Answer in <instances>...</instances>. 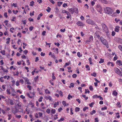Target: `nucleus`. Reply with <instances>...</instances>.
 <instances>
[{"instance_id":"f257e3e1","label":"nucleus","mask_w":122,"mask_h":122,"mask_svg":"<svg viewBox=\"0 0 122 122\" xmlns=\"http://www.w3.org/2000/svg\"><path fill=\"white\" fill-rule=\"evenodd\" d=\"M104 10L105 13L109 14H112L113 12L112 9L109 7H106L104 9Z\"/></svg>"},{"instance_id":"f03ea898","label":"nucleus","mask_w":122,"mask_h":122,"mask_svg":"<svg viewBox=\"0 0 122 122\" xmlns=\"http://www.w3.org/2000/svg\"><path fill=\"white\" fill-rule=\"evenodd\" d=\"M115 72L118 75L120 76H122V72L117 67L114 68Z\"/></svg>"},{"instance_id":"7ed1b4c3","label":"nucleus","mask_w":122,"mask_h":122,"mask_svg":"<svg viewBox=\"0 0 122 122\" xmlns=\"http://www.w3.org/2000/svg\"><path fill=\"white\" fill-rule=\"evenodd\" d=\"M96 9L97 11L100 13H101L102 9L101 5L99 4H98L96 6Z\"/></svg>"},{"instance_id":"20e7f679","label":"nucleus","mask_w":122,"mask_h":122,"mask_svg":"<svg viewBox=\"0 0 122 122\" xmlns=\"http://www.w3.org/2000/svg\"><path fill=\"white\" fill-rule=\"evenodd\" d=\"M86 23L88 24L92 25H94L95 24V22L93 21L90 19H88L86 21Z\"/></svg>"},{"instance_id":"39448f33","label":"nucleus","mask_w":122,"mask_h":122,"mask_svg":"<svg viewBox=\"0 0 122 122\" xmlns=\"http://www.w3.org/2000/svg\"><path fill=\"white\" fill-rule=\"evenodd\" d=\"M23 78L25 82L28 84L30 85L31 83L30 82L29 79L27 77H23Z\"/></svg>"},{"instance_id":"423d86ee","label":"nucleus","mask_w":122,"mask_h":122,"mask_svg":"<svg viewBox=\"0 0 122 122\" xmlns=\"http://www.w3.org/2000/svg\"><path fill=\"white\" fill-rule=\"evenodd\" d=\"M102 28L106 32L107 31V28L106 25L104 24H103L102 25Z\"/></svg>"},{"instance_id":"0eeeda50","label":"nucleus","mask_w":122,"mask_h":122,"mask_svg":"<svg viewBox=\"0 0 122 122\" xmlns=\"http://www.w3.org/2000/svg\"><path fill=\"white\" fill-rule=\"evenodd\" d=\"M103 44L106 46V47L107 48L109 47L108 45L107 42L106 40L103 41V42H102Z\"/></svg>"},{"instance_id":"6e6552de","label":"nucleus","mask_w":122,"mask_h":122,"mask_svg":"<svg viewBox=\"0 0 122 122\" xmlns=\"http://www.w3.org/2000/svg\"><path fill=\"white\" fill-rule=\"evenodd\" d=\"M116 63L117 65H119L121 67L122 66V62L121 60H117L116 61Z\"/></svg>"},{"instance_id":"1a4fd4ad","label":"nucleus","mask_w":122,"mask_h":122,"mask_svg":"<svg viewBox=\"0 0 122 122\" xmlns=\"http://www.w3.org/2000/svg\"><path fill=\"white\" fill-rule=\"evenodd\" d=\"M76 24L77 25L79 26H83L84 25L82 22L80 21H78L76 23Z\"/></svg>"},{"instance_id":"9d476101","label":"nucleus","mask_w":122,"mask_h":122,"mask_svg":"<svg viewBox=\"0 0 122 122\" xmlns=\"http://www.w3.org/2000/svg\"><path fill=\"white\" fill-rule=\"evenodd\" d=\"M45 98L46 100H49V101L51 102L53 101V100L52 99V97L50 96H47L45 97Z\"/></svg>"},{"instance_id":"9b49d317","label":"nucleus","mask_w":122,"mask_h":122,"mask_svg":"<svg viewBox=\"0 0 122 122\" xmlns=\"http://www.w3.org/2000/svg\"><path fill=\"white\" fill-rule=\"evenodd\" d=\"M100 1L102 3L105 4H107L108 3V1L106 0H98Z\"/></svg>"},{"instance_id":"f8f14e48","label":"nucleus","mask_w":122,"mask_h":122,"mask_svg":"<svg viewBox=\"0 0 122 122\" xmlns=\"http://www.w3.org/2000/svg\"><path fill=\"white\" fill-rule=\"evenodd\" d=\"M62 104L64 106H66L69 105V104L66 103V102L65 101H63L62 102Z\"/></svg>"},{"instance_id":"ddd939ff","label":"nucleus","mask_w":122,"mask_h":122,"mask_svg":"<svg viewBox=\"0 0 122 122\" xmlns=\"http://www.w3.org/2000/svg\"><path fill=\"white\" fill-rule=\"evenodd\" d=\"M120 27L119 26H116V27L115 28V31L116 32H118L119 30V29Z\"/></svg>"},{"instance_id":"4468645a","label":"nucleus","mask_w":122,"mask_h":122,"mask_svg":"<svg viewBox=\"0 0 122 122\" xmlns=\"http://www.w3.org/2000/svg\"><path fill=\"white\" fill-rule=\"evenodd\" d=\"M107 65L108 66H114V64L112 62H108L107 64Z\"/></svg>"},{"instance_id":"2eb2a0df","label":"nucleus","mask_w":122,"mask_h":122,"mask_svg":"<svg viewBox=\"0 0 122 122\" xmlns=\"http://www.w3.org/2000/svg\"><path fill=\"white\" fill-rule=\"evenodd\" d=\"M69 12L72 14H73L74 12V9L72 8L69 9Z\"/></svg>"},{"instance_id":"dca6fc26","label":"nucleus","mask_w":122,"mask_h":122,"mask_svg":"<svg viewBox=\"0 0 122 122\" xmlns=\"http://www.w3.org/2000/svg\"><path fill=\"white\" fill-rule=\"evenodd\" d=\"M59 104V102L58 101L57 102H55L54 103V107L56 108L57 107V105H58Z\"/></svg>"},{"instance_id":"f3484780","label":"nucleus","mask_w":122,"mask_h":122,"mask_svg":"<svg viewBox=\"0 0 122 122\" xmlns=\"http://www.w3.org/2000/svg\"><path fill=\"white\" fill-rule=\"evenodd\" d=\"M43 15V14L42 13H41L38 15V17L37 18V19L38 20H39L41 18V17Z\"/></svg>"},{"instance_id":"a211bd4d","label":"nucleus","mask_w":122,"mask_h":122,"mask_svg":"<svg viewBox=\"0 0 122 122\" xmlns=\"http://www.w3.org/2000/svg\"><path fill=\"white\" fill-rule=\"evenodd\" d=\"M6 91L7 94L9 95L11 94L10 92V90L9 89H7Z\"/></svg>"},{"instance_id":"6ab92c4d","label":"nucleus","mask_w":122,"mask_h":122,"mask_svg":"<svg viewBox=\"0 0 122 122\" xmlns=\"http://www.w3.org/2000/svg\"><path fill=\"white\" fill-rule=\"evenodd\" d=\"M89 40L91 42H92L93 41V36H90V37Z\"/></svg>"},{"instance_id":"aec40b11","label":"nucleus","mask_w":122,"mask_h":122,"mask_svg":"<svg viewBox=\"0 0 122 122\" xmlns=\"http://www.w3.org/2000/svg\"><path fill=\"white\" fill-rule=\"evenodd\" d=\"M62 3L63 2H58L57 3L58 5L59 6H61V5L62 4Z\"/></svg>"},{"instance_id":"412c9836","label":"nucleus","mask_w":122,"mask_h":122,"mask_svg":"<svg viewBox=\"0 0 122 122\" xmlns=\"http://www.w3.org/2000/svg\"><path fill=\"white\" fill-rule=\"evenodd\" d=\"M88 61L89 62L90 64V65L92 64V59L91 57H90L88 59Z\"/></svg>"},{"instance_id":"4be33fe9","label":"nucleus","mask_w":122,"mask_h":122,"mask_svg":"<svg viewBox=\"0 0 122 122\" xmlns=\"http://www.w3.org/2000/svg\"><path fill=\"white\" fill-rule=\"evenodd\" d=\"M96 112V111L95 110H93L92 111L90 112V114L91 115H93V114L95 113Z\"/></svg>"},{"instance_id":"5701e85b","label":"nucleus","mask_w":122,"mask_h":122,"mask_svg":"<svg viewBox=\"0 0 122 122\" xmlns=\"http://www.w3.org/2000/svg\"><path fill=\"white\" fill-rule=\"evenodd\" d=\"M43 97H42L41 96L38 99V101L39 102H41L42 101V99H43Z\"/></svg>"},{"instance_id":"b1692460","label":"nucleus","mask_w":122,"mask_h":122,"mask_svg":"<svg viewBox=\"0 0 122 122\" xmlns=\"http://www.w3.org/2000/svg\"><path fill=\"white\" fill-rule=\"evenodd\" d=\"M10 38H8L6 39V41H7L6 42V43L7 44H9L10 42Z\"/></svg>"},{"instance_id":"393cba45","label":"nucleus","mask_w":122,"mask_h":122,"mask_svg":"<svg viewBox=\"0 0 122 122\" xmlns=\"http://www.w3.org/2000/svg\"><path fill=\"white\" fill-rule=\"evenodd\" d=\"M34 2L33 1H32L31 2H30V6H33L34 5Z\"/></svg>"},{"instance_id":"a878e982","label":"nucleus","mask_w":122,"mask_h":122,"mask_svg":"<svg viewBox=\"0 0 122 122\" xmlns=\"http://www.w3.org/2000/svg\"><path fill=\"white\" fill-rule=\"evenodd\" d=\"M112 94L116 96L117 95V92L116 91H114L113 92Z\"/></svg>"},{"instance_id":"bb28decb","label":"nucleus","mask_w":122,"mask_h":122,"mask_svg":"<svg viewBox=\"0 0 122 122\" xmlns=\"http://www.w3.org/2000/svg\"><path fill=\"white\" fill-rule=\"evenodd\" d=\"M0 52L3 55H5V50H2L0 51Z\"/></svg>"},{"instance_id":"cd10ccee","label":"nucleus","mask_w":122,"mask_h":122,"mask_svg":"<svg viewBox=\"0 0 122 122\" xmlns=\"http://www.w3.org/2000/svg\"><path fill=\"white\" fill-rule=\"evenodd\" d=\"M57 92L60 94L61 96H63L62 92L61 91H59L57 90Z\"/></svg>"},{"instance_id":"c85d7f7f","label":"nucleus","mask_w":122,"mask_h":122,"mask_svg":"<svg viewBox=\"0 0 122 122\" xmlns=\"http://www.w3.org/2000/svg\"><path fill=\"white\" fill-rule=\"evenodd\" d=\"M74 86V84L73 83H71L70 86H69V88H71V87H73Z\"/></svg>"},{"instance_id":"c756f323","label":"nucleus","mask_w":122,"mask_h":122,"mask_svg":"<svg viewBox=\"0 0 122 122\" xmlns=\"http://www.w3.org/2000/svg\"><path fill=\"white\" fill-rule=\"evenodd\" d=\"M51 8L49 7H48L47 9H46V11L48 12H49L51 10Z\"/></svg>"},{"instance_id":"7c9ffc66","label":"nucleus","mask_w":122,"mask_h":122,"mask_svg":"<svg viewBox=\"0 0 122 122\" xmlns=\"http://www.w3.org/2000/svg\"><path fill=\"white\" fill-rule=\"evenodd\" d=\"M86 68H87V70L88 71L90 70V68L89 67V66L88 65H86Z\"/></svg>"},{"instance_id":"2f4dec72","label":"nucleus","mask_w":122,"mask_h":122,"mask_svg":"<svg viewBox=\"0 0 122 122\" xmlns=\"http://www.w3.org/2000/svg\"><path fill=\"white\" fill-rule=\"evenodd\" d=\"M80 110V108L79 107H76L75 109V111L76 112L79 111Z\"/></svg>"},{"instance_id":"473e14b6","label":"nucleus","mask_w":122,"mask_h":122,"mask_svg":"<svg viewBox=\"0 0 122 122\" xmlns=\"http://www.w3.org/2000/svg\"><path fill=\"white\" fill-rule=\"evenodd\" d=\"M45 91L46 94H50V92L47 89H46Z\"/></svg>"},{"instance_id":"72a5a7b5","label":"nucleus","mask_w":122,"mask_h":122,"mask_svg":"<svg viewBox=\"0 0 122 122\" xmlns=\"http://www.w3.org/2000/svg\"><path fill=\"white\" fill-rule=\"evenodd\" d=\"M12 7L14 6V7H16L17 6V5L16 3H13L11 5Z\"/></svg>"},{"instance_id":"f704fd0d","label":"nucleus","mask_w":122,"mask_h":122,"mask_svg":"<svg viewBox=\"0 0 122 122\" xmlns=\"http://www.w3.org/2000/svg\"><path fill=\"white\" fill-rule=\"evenodd\" d=\"M64 120V118H63L62 117L60 119H58L57 121L59 122H62Z\"/></svg>"},{"instance_id":"c9c22d12","label":"nucleus","mask_w":122,"mask_h":122,"mask_svg":"<svg viewBox=\"0 0 122 122\" xmlns=\"http://www.w3.org/2000/svg\"><path fill=\"white\" fill-rule=\"evenodd\" d=\"M99 113L101 115H102L103 116H105V113L104 112H102L101 111H100L99 112Z\"/></svg>"},{"instance_id":"e433bc0d","label":"nucleus","mask_w":122,"mask_h":122,"mask_svg":"<svg viewBox=\"0 0 122 122\" xmlns=\"http://www.w3.org/2000/svg\"><path fill=\"white\" fill-rule=\"evenodd\" d=\"M117 107L119 108L121 107V105H120V103L119 102H118L117 104Z\"/></svg>"},{"instance_id":"4c0bfd02","label":"nucleus","mask_w":122,"mask_h":122,"mask_svg":"<svg viewBox=\"0 0 122 122\" xmlns=\"http://www.w3.org/2000/svg\"><path fill=\"white\" fill-rule=\"evenodd\" d=\"M115 56L113 58V60L114 61H116L118 59V57L117 56V55L116 54H115Z\"/></svg>"},{"instance_id":"58836bf2","label":"nucleus","mask_w":122,"mask_h":122,"mask_svg":"<svg viewBox=\"0 0 122 122\" xmlns=\"http://www.w3.org/2000/svg\"><path fill=\"white\" fill-rule=\"evenodd\" d=\"M6 86V85H3L2 86V87L3 89L4 90H3V91H4L6 89L5 87Z\"/></svg>"},{"instance_id":"ea45409f","label":"nucleus","mask_w":122,"mask_h":122,"mask_svg":"<svg viewBox=\"0 0 122 122\" xmlns=\"http://www.w3.org/2000/svg\"><path fill=\"white\" fill-rule=\"evenodd\" d=\"M118 47L119 49L122 51V46L120 45H119Z\"/></svg>"},{"instance_id":"a19ab883","label":"nucleus","mask_w":122,"mask_h":122,"mask_svg":"<svg viewBox=\"0 0 122 122\" xmlns=\"http://www.w3.org/2000/svg\"><path fill=\"white\" fill-rule=\"evenodd\" d=\"M77 55L79 57H80L82 56V55H81L80 54V52H78L77 53Z\"/></svg>"},{"instance_id":"79ce46f5","label":"nucleus","mask_w":122,"mask_h":122,"mask_svg":"<svg viewBox=\"0 0 122 122\" xmlns=\"http://www.w3.org/2000/svg\"><path fill=\"white\" fill-rule=\"evenodd\" d=\"M119 112H117L116 113V114L117 115V118H119L120 117V116L119 115Z\"/></svg>"},{"instance_id":"37998d69","label":"nucleus","mask_w":122,"mask_h":122,"mask_svg":"<svg viewBox=\"0 0 122 122\" xmlns=\"http://www.w3.org/2000/svg\"><path fill=\"white\" fill-rule=\"evenodd\" d=\"M10 101V104L11 105H13L14 104V103L13 101L11 99H8Z\"/></svg>"},{"instance_id":"c03bdc74","label":"nucleus","mask_w":122,"mask_h":122,"mask_svg":"<svg viewBox=\"0 0 122 122\" xmlns=\"http://www.w3.org/2000/svg\"><path fill=\"white\" fill-rule=\"evenodd\" d=\"M4 78L5 79H7L8 80L10 78V76H8L6 75L4 77Z\"/></svg>"},{"instance_id":"a18cd8bd","label":"nucleus","mask_w":122,"mask_h":122,"mask_svg":"<svg viewBox=\"0 0 122 122\" xmlns=\"http://www.w3.org/2000/svg\"><path fill=\"white\" fill-rule=\"evenodd\" d=\"M104 61V60L103 59H101L100 60V61H99V63H103Z\"/></svg>"},{"instance_id":"49530a36","label":"nucleus","mask_w":122,"mask_h":122,"mask_svg":"<svg viewBox=\"0 0 122 122\" xmlns=\"http://www.w3.org/2000/svg\"><path fill=\"white\" fill-rule=\"evenodd\" d=\"M88 109V107H85L83 108V110L84 111H86V110Z\"/></svg>"},{"instance_id":"de8ad7c7","label":"nucleus","mask_w":122,"mask_h":122,"mask_svg":"<svg viewBox=\"0 0 122 122\" xmlns=\"http://www.w3.org/2000/svg\"><path fill=\"white\" fill-rule=\"evenodd\" d=\"M107 108V107L106 106H105L103 107H102L101 109L102 110H105Z\"/></svg>"},{"instance_id":"09e8293b","label":"nucleus","mask_w":122,"mask_h":122,"mask_svg":"<svg viewBox=\"0 0 122 122\" xmlns=\"http://www.w3.org/2000/svg\"><path fill=\"white\" fill-rule=\"evenodd\" d=\"M89 89L91 91H93V88L92 86H89Z\"/></svg>"},{"instance_id":"8fccbe9b","label":"nucleus","mask_w":122,"mask_h":122,"mask_svg":"<svg viewBox=\"0 0 122 122\" xmlns=\"http://www.w3.org/2000/svg\"><path fill=\"white\" fill-rule=\"evenodd\" d=\"M14 28L13 27H12V28H11L10 29V31L12 33H13L14 32L12 30H14Z\"/></svg>"},{"instance_id":"3c124183","label":"nucleus","mask_w":122,"mask_h":122,"mask_svg":"<svg viewBox=\"0 0 122 122\" xmlns=\"http://www.w3.org/2000/svg\"><path fill=\"white\" fill-rule=\"evenodd\" d=\"M55 110L54 109H52L51 110V112L53 114H54L55 113Z\"/></svg>"},{"instance_id":"603ef678","label":"nucleus","mask_w":122,"mask_h":122,"mask_svg":"<svg viewBox=\"0 0 122 122\" xmlns=\"http://www.w3.org/2000/svg\"><path fill=\"white\" fill-rule=\"evenodd\" d=\"M100 40L102 42H103V41L105 40L106 39L102 37H100Z\"/></svg>"},{"instance_id":"864d4df0","label":"nucleus","mask_w":122,"mask_h":122,"mask_svg":"<svg viewBox=\"0 0 122 122\" xmlns=\"http://www.w3.org/2000/svg\"><path fill=\"white\" fill-rule=\"evenodd\" d=\"M94 104V102H92V103L89 104V106L91 107H93V105Z\"/></svg>"},{"instance_id":"5fc2aeb1","label":"nucleus","mask_w":122,"mask_h":122,"mask_svg":"<svg viewBox=\"0 0 122 122\" xmlns=\"http://www.w3.org/2000/svg\"><path fill=\"white\" fill-rule=\"evenodd\" d=\"M18 106L21 107V103L20 102H19L17 104Z\"/></svg>"},{"instance_id":"6e6d98bb","label":"nucleus","mask_w":122,"mask_h":122,"mask_svg":"<svg viewBox=\"0 0 122 122\" xmlns=\"http://www.w3.org/2000/svg\"><path fill=\"white\" fill-rule=\"evenodd\" d=\"M90 92V91L88 89H85V93L86 94L87 93H89Z\"/></svg>"},{"instance_id":"4d7b16f0","label":"nucleus","mask_w":122,"mask_h":122,"mask_svg":"<svg viewBox=\"0 0 122 122\" xmlns=\"http://www.w3.org/2000/svg\"><path fill=\"white\" fill-rule=\"evenodd\" d=\"M8 120H10L11 117L12 115L11 114H9L8 115Z\"/></svg>"},{"instance_id":"13d9d810","label":"nucleus","mask_w":122,"mask_h":122,"mask_svg":"<svg viewBox=\"0 0 122 122\" xmlns=\"http://www.w3.org/2000/svg\"><path fill=\"white\" fill-rule=\"evenodd\" d=\"M82 96L84 97L85 100H87L88 99V97H86V95H83Z\"/></svg>"},{"instance_id":"bf43d9fd","label":"nucleus","mask_w":122,"mask_h":122,"mask_svg":"<svg viewBox=\"0 0 122 122\" xmlns=\"http://www.w3.org/2000/svg\"><path fill=\"white\" fill-rule=\"evenodd\" d=\"M34 12H35L34 11H33L32 13L31 12H30V16H32L34 15Z\"/></svg>"},{"instance_id":"052dcab7","label":"nucleus","mask_w":122,"mask_h":122,"mask_svg":"<svg viewBox=\"0 0 122 122\" xmlns=\"http://www.w3.org/2000/svg\"><path fill=\"white\" fill-rule=\"evenodd\" d=\"M12 11L14 14H16L18 12V11L17 10H15V12H15V11L14 10H13Z\"/></svg>"},{"instance_id":"680f3d73","label":"nucleus","mask_w":122,"mask_h":122,"mask_svg":"<svg viewBox=\"0 0 122 122\" xmlns=\"http://www.w3.org/2000/svg\"><path fill=\"white\" fill-rule=\"evenodd\" d=\"M46 112L48 113L49 114L50 112V109L48 108L46 110Z\"/></svg>"},{"instance_id":"e2e57ef3","label":"nucleus","mask_w":122,"mask_h":122,"mask_svg":"<svg viewBox=\"0 0 122 122\" xmlns=\"http://www.w3.org/2000/svg\"><path fill=\"white\" fill-rule=\"evenodd\" d=\"M8 21L7 20H5L4 21V23L5 24V25H7L8 24Z\"/></svg>"},{"instance_id":"0e129e2a","label":"nucleus","mask_w":122,"mask_h":122,"mask_svg":"<svg viewBox=\"0 0 122 122\" xmlns=\"http://www.w3.org/2000/svg\"><path fill=\"white\" fill-rule=\"evenodd\" d=\"M19 85V81L18 80L16 81V85L17 86H18Z\"/></svg>"},{"instance_id":"69168bd1","label":"nucleus","mask_w":122,"mask_h":122,"mask_svg":"<svg viewBox=\"0 0 122 122\" xmlns=\"http://www.w3.org/2000/svg\"><path fill=\"white\" fill-rule=\"evenodd\" d=\"M26 95L28 96V97L30 98H31L32 97L31 96H30V94H29V93L28 92H27L26 93Z\"/></svg>"},{"instance_id":"338daca9","label":"nucleus","mask_w":122,"mask_h":122,"mask_svg":"<svg viewBox=\"0 0 122 122\" xmlns=\"http://www.w3.org/2000/svg\"><path fill=\"white\" fill-rule=\"evenodd\" d=\"M38 114L39 116L40 117H41L42 116L43 113L42 112H39Z\"/></svg>"},{"instance_id":"774afa93","label":"nucleus","mask_w":122,"mask_h":122,"mask_svg":"<svg viewBox=\"0 0 122 122\" xmlns=\"http://www.w3.org/2000/svg\"><path fill=\"white\" fill-rule=\"evenodd\" d=\"M33 28V27L32 26H31L29 28V29L30 31H32Z\"/></svg>"}]
</instances>
